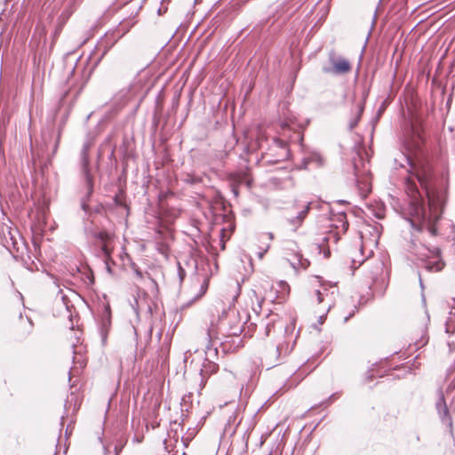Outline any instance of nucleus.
<instances>
[{
    "label": "nucleus",
    "instance_id": "nucleus-17",
    "mask_svg": "<svg viewBox=\"0 0 455 455\" xmlns=\"http://www.w3.org/2000/svg\"><path fill=\"white\" fill-rule=\"evenodd\" d=\"M339 218H340V220L342 221V226H343L344 230H347L348 224H347V222L344 221L345 216L341 215Z\"/></svg>",
    "mask_w": 455,
    "mask_h": 455
},
{
    "label": "nucleus",
    "instance_id": "nucleus-9",
    "mask_svg": "<svg viewBox=\"0 0 455 455\" xmlns=\"http://www.w3.org/2000/svg\"><path fill=\"white\" fill-rule=\"evenodd\" d=\"M310 205L311 203H308L302 208V210L297 213L296 216L287 218V222L290 224L293 231H296L302 225L304 220L309 212Z\"/></svg>",
    "mask_w": 455,
    "mask_h": 455
},
{
    "label": "nucleus",
    "instance_id": "nucleus-26",
    "mask_svg": "<svg viewBox=\"0 0 455 455\" xmlns=\"http://www.w3.org/2000/svg\"><path fill=\"white\" fill-rule=\"evenodd\" d=\"M188 352H187V353L185 354V362H187V361H188Z\"/></svg>",
    "mask_w": 455,
    "mask_h": 455
},
{
    "label": "nucleus",
    "instance_id": "nucleus-1",
    "mask_svg": "<svg viewBox=\"0 0 455 455\" xmlns=\"http://www.w3.org/2000/svg\"><path fill=\"white\" fill-rule=\"evenodd\" d=\"M395 162L409 172L406 188L411 201L407 220L414 229L427 230L431 236H435L438 233L436 225L445 204V191L435 184L428 165L418 164L411 156L403 154Z\"/></svg>",
    "mask_w": 455,
    "mask_h": 455
},
{
    "label": "nucleus",
    "instance_id": "nucleus-12",
    "mask_svg": "<svg viewBox=\"0 0 455 455\" xmlns=\"http://www.w3.org/2000/svg\"><path fill=\"white\" fill-rule=\"evenodd\" d=\"M323 163V157L318 153H312L307 157L303 159V168H307V165L315 164L316 166H321Z\"/></svg>",
    "mask_w": 455,
    "mask_h": 455
},
{
    "label": "nucleus",
    "instance_id": "nucleus-16",
    "mask_svg": "<svg viewBox=\"0 0 455 455\" xmlns=\"http://www.w3.org/2000/svg\"><path fill=\"white\" fill-rule=\"evenodd\" d=\"M59 299L62 301L63 305L68 310V308H69V300L68 299L67 295L63 293L62 290H60L58 294H57V296H56V299Z\"/></svg>",
    "mask_w": 455,
    "mask_h": 455
},
{
    "label": "nucleus",
    "instance_id": "nucleus-5",
    "mask_svg": "<svg viewBox=\"0 0 455 455\" xmlns=\"http://www.w3.org/2000/svg\"><path fill=\"white\" fill-rule=\"evenodd\" d=\"M424 251L417 252L419 259L422 261V267L429 272H438L443 268L444 263L440 258V250L437 247L424 248Z\"/></svg>",
    "mask_w": 455,
    "mask_h": 455
},
{
    "label": "nucleus",
    "instance_id": "nucleus-18",
    "mask_svg": "<svg viewBox=\"0 0 455 455\" xmlns=\"http://www.w3.org/2000/svg\"><path fill=\"white\" fill-rule=\"evenodd\" d=\"M133 269H134V273H135L136 276L139 278H142V276H143L142 272L139 268H136V267H133Z\"/></svg>",
    "mask_w": 455,
    "mask_h": 455
},
{
    "label": "nucleus",
    "instance_id": "nucleus-25",
    "mask_svg": "<svg viewBox=\"0 0 455 455\" xmlns=\"http://www.w3.org/2000/svg\"><path fill=\"white\" fill-rule=\"evenodd\" d=\"M323 319H324V316H323V315L320 316V320H319V321H320V323H323Z\"/></svg>",
    "mask_w": 455,
    "mask_h": 455
},
{
    "label": "nucleus",
    "instance_id": "nucleus-14",
    "mask_svg": "<svg viewBox=\"0 0 455 455\" xmlns=\"http://www.w3.org/2000/svg\"><path fill=\"white\" fill-rule=\"evenodd\" d=\"M278 286L280 288L278 292L280 293L281 298H283L286 294L289 293L290 287L286 282H284V281L279 282Z\"/></svg>",
    "mask_w": 455,
    "mask_h": 455
},
{
    "label": "nucleus",
    "instance_id": "nucleus-23",
    "mask_svg": "<svg viewBox=\"0 0 455 455\" xmlns=\"http://www.w3.org/2000/svg\"><path fill=\"white\" fill-rule=\"evenodd\" d=\"M103 448H104V455H107L109 452V447L104 445Z\"/></svg>",
    "mask_w": 455,
    "mask_h": 455
},
{
    "label": "nucleus",
    "instance_id": "nucleus-6",
    "mask_svg": "<svg viewBox=\"0 0 455 455\" xmlns=\"http://www.w3.org/2000/svg\"><path fill=\"white\" fill-rule=\"evenodd\" d=\"M331 67H323V70L326 74L345 75L350 72V62L342 57H330Z\"/></svg>",
    "mask_w": 455,
    "mask_h": 455
},
{
    "label": "nucleus",
    "instance_id": "nucleus-10",
    "mask_svg": "<svg viewBox=\"0 0 455 455\" xmlns=\"http://www.w3.org/2000/svg\"><path fill=\"white\" fill-rule=\"evenodd\" d=\"M436 408L443 422L448 425L449 427H451V420L448 415L449 411L443 395H441L438 402L436 403Z\"/></svg>",
    "mask_w": 455,
    "mask_h": 455
},
{
    "label": "nucleus",
    "instance_id": "nucleus-19",
    "mask_svg": "<svg viewBox=\"0 0 455 455\" xmlns=\"http://www.w3.org/2000/svg\"><path fill=\"white\" fill-rule=\"evenodd\" d=\"M215 336V331L212 330V329H209L208 330V337L210 338V339H212Z\"/></svg>",
    "mask_w": 455,
    "mask_h": 455
},
{
    "label": "nucleus",
    "instance_id": "nucleus-15",
    "mask_svg": "<svg viewBox=\"0 0 455 455\" xmlns=\"http://www.w3.org/2000/svg\"><path fill=\"white\" fill-rule=\"evenodd\" d=\"M315 295L317 297L318 302L322 303L325 299V298L329 296V291H328L327 288H323L322 291L321 290H317L315 291Z\"/></svg>",
    "mask_w": 455,
    "mask_h": 455
},
{
    "label": "nucleus",
    "instance_id": "nucleus-8",
    "mask_svg": "<svg viewBox=\"0 0 455 455\" xmlns=\"http://www.w3.org/2000/svg\"><path fill=\"white\" fill-rule=\"evenodd\" d=\"M96 237L102 242L101 251L104 254L106 269L109 274H111L112 273L111 267H110V261H111L110 253L111 252H110V249L108 248V240L109 239V235L107 232L100 231L96 235Z\"/></svg>",
    "mask_w": 455,
    "mask_h": 455
},
{
    "label": "nucleus",
    "instance_id": "nucleus-22",
    "mask_svg": "<svg viewBox=\"0 0 455 455\" xmlns=\"http://www.w3.org/2000/svg\"><path fill=\"white\" fill-rule=\"evenodd\" d=\"M179 269H180V279H182L183 275L185 274L184 269H182L180 266L179 267Z\"/></svg>",
    "mask_w": 455,
    "mask_h": 455
},
{
    "label": "nucleus",
    "instance_id": "nucleus-11",
    "mask_svg": "<svg viewBox=\"0 0 455 455\" xmlns=\"http://www.w3.org/2000/svg\"><path fill=\"white\" fill-rule=\"evenodd\" d=\"M293 269L298 271L299 268L306 269L309 266V261L307 259H303L302 255L296 253L291 259H288Z\"/></svg>",
    "mask_w": 455,
    "mask_h": 455
},
{
    "label": "nucleus",
    "instance_id": "nucleus-24",
    "mask_svg": "<svg viewBox=\"0 0 455 455\" xmlns=\"http://www.w3.org/2000/svg\"><path fill=\"white\" fill-rule=\"evenodd\" d=\"M267 235L270 240H272L274 238V235L272 233H268Z\"/></svg>",
    "mask_w": 455,
    "mask_h": 455
},
{
    "label": "nucleus",
    "instance_id": "nucleus-20",
    "mask_svg": "<svg viewBox=\"0 0 455 455\" xmlns=\"http://www.w3.org/2000/svg\"><path fill=\"white\" fill-rule=\"evenodd\" d=\"M121 450H122V447H118L117 445H115V447H114L115 454L114 455H119Z\"/></svg>",
    "mask_w": 455,
    "mask_h": 455
},
{
    "label": "nucleus",
    "instance_id": "nucleus-4",
    "mask_svg": "<svg viewBox=\"0 0 455 455\" xmlns=\"http://www.w3.org/2000/svg\"><path fill=\"white\" fill-rule=\"evenodd\" d=\"M91 147L90 142L84 143L82 152H81V168H82V174L84 179V182L86 185L87 192L85 197L82 199V208L86 211L87 210V203L86 201L91 196L92 191H93V178L90 172L89 167V159H88V151Z\"/></svg>",
    "mask_w": 455,
    "mask_h": 455
},
{
    "label": "nucleus",
    "instance_id": "nucleus-21",
    "mask_svg": "<svg viewBox=\"0 0 455 455\" xmlns=\"http://www.w3.org/2000/svg\"><path fill=\"white\" fill-rule=\"evenodd\" d=\"M270 328H271V323H267L266 324V334H267V335H268V334H269Z\"/></svg>",
    "mask_w": 455,
    "mask_h": 455
},
{
    "label": "nucleus",
    "instance_id": "nucleus-3",
    "mask_svg": "<svg viewBox=\"0 0 455 455\" xmlns=\"http://www.w3.org/2000/svg\"><path fill=\"white\" fill-rule=\"evenodd\" d=\"M219 330L228 336H236L242 331V323L235 309L224 311L219 319Z\"/></svg>",
    "mask_w": 455,
    "mask_h": 455
},
{
    "label": "nucleus",
    "instance_id": "nucleus-13",
    "mask_svg": "<svg viewBox=\"0 0 455 455\" xmlns=\"http://www.w3.org/2000/svg\"><path fill=\"white\" fill-rule=\"evenodd\" d=\"M363 108H364V107H363V103H360V104L358 105V111H357V116H356V117H355L354 120L350 121V123H349V129H350V130H353V129L357 125L358 121H359L360 116H361V114H362V113H363Z\"/></svg>",
    "mask_w": 455,
    "mask_h": 455
},
{
    "label": "nucleus",
    "instance_id": "nucleus-27",
    "mask_svg": "<svg viewBox=\"0 0 455 455\" xmlns=\"http://www.w3.org/2000/svg\"><path fill=\"white\" fill-rule=\"evenodd\" d=\"M264 253H265V252H260V253L259 254V257L260 259H261V258H263Z\"/></svg>",
    "mask_w": 455,
    "mask_h": 455
},
{
    "label": "nucleus",
    "instance_id": "nucleus-7",
    "mask_svg": "<svg viewBox=\"0 0 455 455\" xmlns=\"http://www.w3.org/2000/svg\"><path fill=\"white\" fill-rule=\"evenodd\" d=\"M212 354H215L216 355L217 354V349L216 348H212V347L207 346L206 350H205L206 358L204 359V363L202 365V368L200 369V375H201V378H202V383H204V379L207 376H210L211 374L215 373L218 371V369H219L218 364H216L215 363H213L210 359Z\"/></svg>",
    "mask_w": 455,
    "mask_h": 455
},
{
    "label": "nucleus",
    "instance_id": "nucleus-2",
    "mask_svg": "<svg viewBox=\"0 0 455 455\" xmlns=\"http://www.w3.org/2000/svg\"><path fill=\"white\" fill-rule=\"evenodd\" d=\"M354 174L360 196L366 197L371 192V179L369 163L364 162L360 153H358L357 158L354 160Z\"/></svg>",
    "mask_w": 455,
    "mask_h": 455
},
{
    "label": "nucleus",
    "instance_id": "nucleus-28",
    "mask_svg": "<svg viewBox=\"0 0 455 455\" xmlns=\"http://www.w3.org/2000/svg\"><path fill=\"white\" fill-rule=\"evenodd\" d=\"M331 304H329L328 305V310L331 308Z\"/></svg>",
    "mask_w": 455,
    "mask_h": 455
}]
</instances>
